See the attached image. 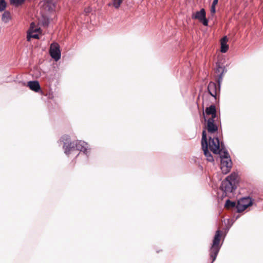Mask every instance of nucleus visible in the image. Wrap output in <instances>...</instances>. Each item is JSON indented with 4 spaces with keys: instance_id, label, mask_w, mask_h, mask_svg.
Wrapping results in <instances>:
<instances>
[{
    "instance_id": "1",
    "label": "nucleus",
    "mask_w": 263,
    "mask_h": 263,
    "mask_svg": "<svg viewBox=\"0 0 263 263\" xmlns=\"http://www.w3.org/2000/svg\"><path fill=\"white\" fill-rule=\"evenodd\" d=\"M69 137L68 135H64L61 137V140L64 142L63 148L64 149V152L67 155H69L70 153L75 150L83 152L86 155L87 154V144L86 142L83 141L77 140L66 145V141H69Z\"/></svg>"
},
{
    "instance_id": "2",
    "label": "nucleus",
    "mask_w": 263,
    "mask_h": 263,
    "mask_svg": "<svg viewBox=\"0 0 263 263\" xmlns=\"http://www.w3.org/2000/svg\"><path fill=\"white\" fill-rule=\"evenodd\" d=\"M237 177V173H233L222 181L220 188L223 192L225 196L232 193L236 189Z\"/></svg>"
},
{
    "instance_id": "3",
    "label": "nucleus",
    "mask_w": 263,
    "mask_h": 263,
    "mask_svg": "<svg viewBox=\"0 0 263 263\" xmlns=\"http://www.w3.org/2000/svg\"><path fill=\"white\" fill-rule=\"evenodd\" d=\"M221 232L217 230L213 240L212 246L210 249V255L212 259V263L216 259L217 254L220 249L221 245L220 244Z\"/></svg>"
},
{
    "instance_id": "4",
    "label": "nucleus",
    "mask_w": 263,
    "mask_h": 263,
    "mask_svg": "<svg viewBox=\"0 0 263 263\" xmlns=\"http://www.w3.org/2000/svg\"><path fill=\"white\" fill-rule=\"evenodd\" d=\"M221 170L222 173L227 174L231 170L232 163L228 152L224 151L220 154Z\"/></svg>"
},
{
    "instance_id": "5",
    "label": "nucleus",
    "mask_w": 263,
    "mask_h": 263,
    "mask_svg": "<svg viewBox=\"0 0 263 263\" xmlns=\"http://www.w3.org/2000/svg\"><path fill=\"white\" fill-rule=\"evenodd\" d=\"M201 145L204 155L206 157V160L209 162H213L214 161L213 156L208 151V142L207 141L206 134L205 130L202 132Z\"/></svg>"
},
{
    "instance_id": "6",
    "label": "nucleus",
    "mask_w": 263,
    "mask_h": 263,
    "mask_svg": "<svg viewBox=\"0 0 263 263\" xmlns=\"http://www.w3.org/2000/svg\"><path fill=\"white\" fill-rule=\"evenodd\" d=\"M208 146H209L211 151L215 154H220L221 152V150L220 149L219 140L217 137L212 138L209 137Z\"/></svg>"
},
{
    "instance_id": "7",
    "label": "nucleus",
    "mask_w": 263,
    "mask_h": 263,
    "mask_svg": "<svg viewBox=\"0 0 263 263\" xmlns=\"http://www.w3.org/2000/svg\"><path fill=\"white\" fill-rule=\"evenodd\" d=\"M252 204V200L249 197H243L238 201L237 209L238 212L245 210Z\"/></svg>"
},
{
    "instance_id": "8",
    "label": "nucleus",
    "mask_w": 263,
    "mask_h": 263,
    "mask_svg": "<svg viewBox=\"0 0 263 263\" xmlns=\"http://www.w3.org/2000/svg\"><path fill=\"white\" fill-rule=\"evenodd\" d=\"M50 55L55 61H58L61 58V53L60 46L57 43H53L50 45L49 50Z\"/></svg>"
},
{
    "instance_id": "9",
    "label": "nucleus",
    "mask_w": 263,
    "mask_h": 263,
    "mask_svg": "<svg viewBox=\"0 0 263 263\" xmlns=\"http://www.w3.org/2000/svg\"><path fill=\"white\" fill-rule=\"evenodd\" d=\"M222 80V78H219L218 82L219 84L217 85L214 82H211L208 85V91L209 93L214 98H216V97L218 93L220 92V81Z\"/></svg>"
},
{
    "instance_id": "10",
    "label": "nucleus",
    "mask_w": 263,
    "mask_h": 263,
    "mask_svg": "<svg viewBox=\"0 0 263 263\" xmlns=\"http://www.w3.org/2000/svg\"><path fill=\"white\" fill-rule=\"evenodd\" d=\"M192 18L198 20L205 26L208 25V21L205 17V11L204 9H202L199 11L193 14Z\"/></svg>"
},
{
    "instance_id": "11",
    "label": "nucleus",
    "mask_w": 263,
    "mask_h": 263,
    "mask_svg": "<svg viewBox=\"0 0 263 263\" xmlns=\"http://www.w3.org/2000/svg\"><path fill=\"white\" fill-rule=\"evenodd\" d=\"M216 119L213 118L206 119V129L209 134H213L218 130V127L215 123Z\"/></svg>"
},
{
    "instance_id": "12",
    "label": "nucleus",
    "mask_w": 263,
    "mask_h": 263,
    "mask_svg": "<svg viewBox=\"0 0 263 263\" xmlns=\"http://www.w3.org/2000/svg\"><path fill=\"white\" fill-rule=\"evenodd\" d=\"M204 116V119L205 121H206V118H208V116H211V117L210 118H213V119H217V116H216V110L215 106L214 105H211L208 107H206L205 113H203Z\"/></svg>"
},
{
    "instance_id": "13",
    "label": "nucleus",
    "mask_w": 263,
    "mask_h": 263,
    "mask_svg": "<svg viewBox=\"0 0 263 263\" xmlns=\"http://www.w3.org/2000/svg\"><path fill=\"white\" fill-rule=\"evenodd\" d=\"M27 86L31 90H33L35 92L39 91L41 89L40 84L39 82L36 81L28 82Z\"/></svg>"
},
{
    "instance_id": "14",
    "label": "nucleus",
    "mask_w": 263,
    "mask_h": 263,
    "mask_svg": "<svg viewBox=\"0 0 263 263\" xmlns=\"http://www.w3.org/2000/svg\"><path fill=\"white\" fill-rule=\"evenodd\" d=\"M228 40L226 36H224L222 38L220 41L221 44V49L220 51L222 53H226L229 48V46L227 45V43Z\"/></svg>"
},
{
    "instance_id": "15",
    "label": "nucleus",
    "mask_w": 263,
    "mask_h": 263,
    "mask_svg": "<svg viewBox=\"0 0 263 263\" xmlns=\"http://www.w3.org/2000/svg\"><path fill=\"white\" fill-rule=\"evenodd\" d=\"M31 38L39 39V34L37 32H28L27 36V41H30Z\"/></svg>"
},
{
    "instance_id": "16",
    "label": "nucleus",
    "mask_w": 263,
    "mask_h": 263,
    "mask_svg": "<svg viewBox=\"0 0 263 263\" xmlns=\"http://www.w3.org/2000/svg\"><path fill=\"white\" fill-rule=\"evenodd\" d=\"M10 19V14L8 11H5L2 15V20L5 22H8Z\"/></svg>"
},
{
    "instance_id": "17",
    "label": "nucleus",
    "mask_w": 263,
    "mask_h": 263,
    "mask_svg": "<svg viewBox=\"0 0 263 263\" xmlns=\"http://www.w3.org/2000/svg\"><path fill=\"white\" fill-rule=\"evenodd\" d=\"M40 30V28L35 26V24L32 22L30 24V28L28 32H37Z\"/></svg>"
},
{
    "instance_id": "18",
    "label": "nucleus",
    "mask_w": 263,
    "mask_h": 263,
    "mask_svg": "<svg viewBox=\"0 0 263 263\" xmlns=\"http://www.w3.org/2000/svg\"><path fill=\"white\" fill-rule=\"evenodd\" d=\"M25 0H10V3L15 6H18L24 2Z\"/></svg>"
},
{
    "instance_id": "19",
    "label": "nucleus",
    "mask_w": 263,
    "mask_h": 263,
    "mask_svg": "<svg viewBox=\"0 0 263 263\" xmlns=\"http://www.w3.org/2000/svg\"><path fill=\"white\" fill-rule=\"evenodd\" d=\"M122 1V0H113L112 5L115 8L118 9L120 7Z\"/></svg>"
},
{
    "instance_id": "20",
    "label": "nucleus",
    "mask_w": 263,
    "mask_h": 263,
    "mask_svg": "<svg viewBox=\"0 0 263 263\" xmlns=\"http://www.w3.org/2000/svg\"><path fill=\"white\" fill-rule=\"evenodd\" d=\"M235 205H236L235 202H232V201H230L229 199H228L226 201V202L225 204V206L226 208H230V207L234 208L235 206Z\"/></svg>"
},
{
    "instance_id": "21",
    "label": "nucleus",
    "mask_w": 263,
    "mask_h": 263,
    "mask_svg": "<svg viewBox=\"0 0 263 263\" xmlns=\"http://www.w3.org/2000/svg\"><path fill=\"white\" fill-rule=\"evenodd\" d=\"M6 7V3L4 0H0V11L5 10Z\"/></svg>"
},
{
    "instance_id": "22",
    "label": "nucleus",
    "mask_w": 263,
    "mask_h": 263,
    "mask_svg": "<svg viewBox=\"0 0 263 263\" xmlns=\"http://www.w3.org/2000/svg\"><path fill=\"white\" fill-rule=\"evenodd\" d=\"M217 71L219 72H221V75L222 74V73L223 72V69L222 67L220 66H218L217 68ZM219 78H221V76H220V77Z\"/></svg>"
},
{
    "instance_id": "23",
    "label": "nucleus",
    "mask_w": 263,
    "mask_h": 263,
    "mask_svg": "<svg viewBox=\"0 0 263 263\" xmlns=\"http://www.w3.org/2000/svg\"><path fill=\"white\" fill-rule=\"evenodd\" d=\"M215 6L212 5L211 9V11L212 13H214L215 12Z\"/></svg>"
},
{
    "instance_id": "24",
    "label": "nucleus",
    "mask_w": 263,
    "mask_h": 263,
    "mask_svg": "<svg viewBox=\"0 0 263 263\" xmlns=\"http://www.w3.org/2000/svg\"><path fill=\"white\" fill-rule=\"evenodd\" d=\"M218 0H214L212 3V5L216 6L218 3Z\"/></svg>"
}]
</instances>
